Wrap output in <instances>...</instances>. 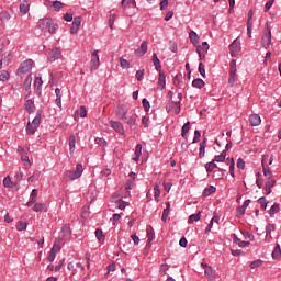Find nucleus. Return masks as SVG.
<instances>
[{"mask_svg": "<svg viewBox=\"0 0 281 281\" xmlns=\"http://www.w3.org/2000/svg\"><path fill=\"white\" fill-rule=\"evenodd\" d=\"M41 126V111H37L36 116L33 119V122H29L26 125V135H34L36 130Z\"/></svg>", "mask_w": 281, "mask_h": 281, "instance_id": "nucleus-1", "label": "nucleus"}, {"mask_svg": "<svg viewBox=\"0 0 281 281\" xmlns=\"http://www.w3.org/2000/svg\"><path fill=\"white\" fill-rule=\"evenodd\" d=\"M261 41L265 49H269L271 45V29H269V23H266Z\"/></svg>", "mask_w": 281, "mask_h": 281, "instance_id": "nucleus-2", "label": "nucleus"}, {"mask_svg": "<svg viewBox=\"0 0 281 281\" xmlns=\"http://www.w3.org/2000/svg\"><path fill=\"white\" fill-rule=\"evenodd\" d=\"M29 71H32V60H25L23 61L20 67L16 70L18 76H21V74H29Z\"/></svg>", "mask_w": 281, "mask_h": 281, "instance_id": "nucleus-3", "label": "nucleus"}, {"mask_svg": "<svg viewBox=\"0 0 281 281\" xmlns=\"http://www.w3.org/2000/svg\"><path fill=\"white\" fill-rule=\"evenodd\" d=\"M228 47L231 56L233 58H236V56H238V53L240 52V42H238V38L234 40V42Z\"/></svg>", "mask_w": 281, "mask_h": 281, "instance_id": "nucleus-4", "label": "nucleus"}, {"mask_svg": "<svg viewBox=\"0 0 281 281\" xmlns=\"http://www.w3.org/2000/svg\"><path fill=\"white\" fill-rule=\"evenodd\" d=\"M80 25H82V18L81 16L74 18L72 25L70 27V34H78V30H80Z\"/></svg>", "mask_w": 281, "mask_h": 281, "instance_id": "nucleus-5", "label": "nucleus"}, {"mask_svg": "<svg viewBox=\"0 0 281 281\" xmlns=\"http://www.w3.org/2000/svg\"><path fill=\"white\" fill-rule=\"evenodd\" d=\"M110 126L115 131V133H119V135H124V125L117 121H110Z\"/></svg>", "mask_w": 281, "mask_h": 281, "instance_id": "nucleus-6", "label": "nucleus"}, {"mask_svg": "<svg viewBox=\"0 0 281 281\" xmlns=\"http://www.w3.org/2000/svg\"><path fill=\"white\" fill-rule=\"evenodd\" d=\"M128 113V108L124 104H121L116 108V117L117 120H124V116Z\"/></svg>", "mask_w": 281, "mask_h": 281, "instance_id": "nucleus-7", "label": "nucleus"}, {"mask_svg": "<svg viewBox=\"0 0 281 281\" xmlns=\"http://www.w3.org/2000/svg\"><path fill=\"white\" fill-rule=\"evenodd\" d=\"M60 55H61L60 48H53L48 53V60L50 63H55V60H58V58H60Z\"/></svg>", "mask_w": 281, "mask_h": 281, "instance_id": "nucleus-8", "label": "nucleus"}, {"mask_svg": "<svg viewBox=\"0 0 281 281\" xmlns=\"http://www.w3.org/2000/svg\"><path fill=\"white\" fill-rule=\"evenodd\" d=\"M35 93L41 98L42 95V88L43 87V79L41 77H36L34 80Z\"/></svg>", "mask_w": 281, "mask_h": 281, "instance_id": "nucleus-9", "label": "nucleus"}, {"mask_svg": "<svg viewBox=\"0 0 281 281\" xmlns=\"http://www.w3.org/2000/svg\"><path fill=\"white\" fill-rule=\"evenodd\" d=\"M38 196V190L37 189H33L30 195V200L26 203V207H32L34 205V203H36V198Z\"/></svg>", "mask_w": 281, "mask_h": 281, "instance_id": "nucleus-10", "label": "nucleus"}, {"mask_svg": "<svg viewBox=\"0 0 281 281\" xmlns=\"http://www.w3.org/2000/svg\"><path fill=\"white\" fill-rule=\"evenodd\" d=\"M148 52V42L144 41L140 44V48L135 49L136 56H144Z\"/></svg>", "mask_w": 281, "mask_h": 281, "instance_id": "nucleus-11", "label": "nucleus"}, {"mask_svg": "<svg viewBox=\"0 0 281 281\" xmlns=\"http://www.w3.org/2000/svg\"><path fill=\"white\" fill-rule=\"evenodd\" d=\"M249 122L251 126H260L262 119H260V115L258 114H251L249 116Z\"/></svg>", "mask_w": 281, "mask_h": 281, "instance_id": "nucleus-12", "label": "nucleus"}, {"mask_svg": "<svg viewBox=\"0 0 281 281\" xmlns=\"http://www.w3.org/2000/svg\"><path fill=\"white\" fill-rule=\"evenodd\" d=\"M205 148H207V137H204L200 144L199 158L203 159L205 157Z\"/></svg>", "mask_w": 281, "mask_h": 281, "instance_id": "nucleus-13", "label": "nucleus"}, {"mask_svg": "<svg viewBox=\"0 0 281 281\" xmlns=\"http://www.w3.org/2000/svg\"><path fill=\"white\" fill-rule=\"evenodd\" d=\"M30 12V2L27 0H24L20 3V14L24 16V14H27Z\"/></svg>", "mask_w": 281, "mask_h": 281, "instance_id": "nucleus-14", "label": "nucleus"}, {"mask_svg": "<svg viewBox=\"0 0 281 281\" xmlns=\"http://www.w3.org/2000/svg\"><path fill=\"white\" fill-rule=\"evenodd\" d=\"M233 243H235V245H238V247H249V245H251V243L249 241L240 240V238H238L236 234H233Z\"/></svg>", "mask_w": 281, "mask_h": 281, "instance_id": "nucleus-15", "label": "nucleus"}, {"mask_svg": "<svg viewBox=\"0 0 281 281\" xmlns=\"http://www.w3.org/2000/svg\"><path fill=\"white\" fill-rule=\"evenodd\" d=\"M158 89H166V74H164L161 70L159 71L158 77Z\"/></svg>", "mask_w": 281, "mask_h": 281, "instance_id": "nucleus-16", "label": "nucleus"}, {"mask_svg": "<svg viewBox=\"0 0 281 281\" xmlns=\"http://www.w3.org/2000/svg\"><path fill=\"white\" fill-rule=\"evenodd\" d=\"M55 93H56V104L59 109L63 108V94L60 93V88H56L55 89Z\"/></svg>", "mask_w": 281, "mask_h": 281, "instance_id": "nucleus-17", "label": "nucleus"}, {"mask_svg": "<svg viewBox=\"0 0 281 281\" xmlns=\"http://www.w3.org/2000/svg\"><path fill=\"white\" fill-rule=\"evenodd\" d=\"M98 67H100V57H94L90 61V71L98 70Z\"/></svg>", "mask_w": 281, "mask_h": 281, "instance_id": "nucleus-18", "label": "nucleus"}, {"mask_svg": "<svg viewBox=\"0 0 281 281\" xmlns=\"http://www.w3.org/2000/svg\"><path fill=\"white\" fill-rule=\"evenodd\" d=\"M69 234H71V229L69 228V225L66 224L61 227V231L59 233V238H61L63 240V238H65L66 236H69Z\"/></svg>", "mask_w": 281, "mask_h": 281, "instance_id": "nucleus-19", "label": "nucleus"}, {"mask_svg": "<svg viewBox=\"0 0 281 281\" xmlns=\"http://www.w3.org/2000/svg\"><path fill=\"white\" fill-rule=\"evenodd\" d=\"M281 258V248L280 244H276L274 249L272 251V259L278 260Z\"/></svg>", "mask_w": 281, "mask_h": 281, "instance_id": "nucleus-20", "label": "nucleus"}, {"mask_svg": "<svg viewBox=\"0 0 281 281\" xmlns=\"http://www.w3.org/2000/svg\"><path fill=\"white\" fill-rule=\"evenodd\" d=\"M153 63L156 71H161V61L159 60V57H157V53L153 54Z\"/></svg>", "mask_w": 281, "mask_h": 281, "instance_id": "nucleus-21", "label": "nucleus"}, {"mask_svg": "<svg viewBox=\"0 0 281 281\" xmlns=\"http://www.w3.org/2000/svg\"><path fill=\"white\" fill-rule=\"evenodd\" d=\"M189 38H190V43H192V45H196V44L199 43V40H200L201 37H199V34H196V32L191 31V32L189 33Z\"/></svg>", "mask_w": 281, "mask_h": 281, "instance_id": "nucleus-22", "label": "nucleus"}, {"mask_svg": "<svg viewBox=\"0 0 281 281\" xmlns=\"http://www.w3.org/2000/svg\"><path fill=\"white\" fill-rule=\"evenodd\" d=\"M31 88H32V75H27L23 83V89L24 91H30Z\"/></svg>", "mask_w": 281, "mask_h": 281, "instance_id": "nucleus-23", "label": "nucleus"}, {"mask_svg": "<svg viewBox=\"0 0 281 281\" xmlns=\"http://www.w3.org/2000/svg\"><path fill=\"white\" fill-rule=\"evenodd\" d=\"M192 87L195 89H203L205 87V81L203 79L198 78L192 81Z\"/></svg>", "mask_w": 281, "mask_h": 281, "instance_id": "nucleus-24", "label": "nucleus"}, {"mask_svg": "<svg viewBox=\"0 0 281 281\" xmlns=\"http://www.w3.org/2000/svg\"><path fill=\"white\" fill-rule=\"evenodd\" d=\"M188 133H190V121L183 124L181 135L183 139H188Z\"/></svg>", "mask_w": 281, "mask_h": 281, "instance_id": "nucleus-25", "label": "nucleus"}, {"mask_svg": "<svg viewBox=\"0 0 281 281\" xmlns=\"http://www.w3.org/2000/svg\"><path fill=\"white\" fill-rule=\"evenodd\" d=\"M24 108L27 113H34V102L32 101V99L25 101Z\"/></svg>", "mask_w": 281, "mask_h": 281, "instance_id": "nucleus-26", "label": "nucleus"}, {"mask_svg": "<svg viewBox=\"0 0 281 281\" xmlns=\"http://www.w3.org/2000/svg\"><path fill=\"white\" fill-rule=\"evenodd\" d=\"M216 192V187L210 186V188H205L202 192V196L206 198L210 196L211 194H214Z\"/></svg>", "mask_w": 281, "mask_h": 281, "instance_id": "nucleus-27", "label": "nucleus"}, {"mask_svg": "<svg viewBox=\"0 0 281 281\" xmlns=\"http://www.w3.org/2000/svg\"><path fill=\"white\" fill-rule=\"evenodd\" d=\"M262 170L265 177H268V179H271V177H273V172H271V169H269V165H265V160H262Z\"/></svg>", "mask_w": 281, "mask_h": 281, "instance_id": "nucleus-28", "label": "nucleus"}, {"mask_svg": "<svg viewBox=\"0 0 281 281\" xmlns=\"http://www.w3.org/2000/svg\"><path fill=\"white\" fill-rule=\"evenodd\" d=\"M52 18H45L42 20V22L40 23V27H42V30H45V29H49V26L52 25Z\"/></svg>", "mask_w": 281, "mask_h": 281, "instance_id": "nucleus-29", "label": "nucleus"}, {"mask_svg": "<svg viewBox=\"0 0 281 281\" xmlns=\"http://www.w3.org/2000/svg\"><path fill=\"white\" fill-rule=\"evenodd\" d=\"M236 71L237 70H229L228 85H231V87H234V83L236 82V80H238V78L236 77Z\"/></svg>", "mask_w": 281, "mask_h": 281, "instance_id": "nucleus-30", "label": "nucleus"}, {"mask_svg": "<svg viewBox=\"0 0 281 281\" xmlns=\"http://www.w3.org/2000/svg\"><path fill=\"white\" fill-rule=\"evenodd\" d=\"M121 5H122L123 10H126V8L136 7L135 0H122Z\"/></svg>", "mask_w": 281, "mask_h": 281, "instance_id": "nucleus-31", "label": "nucleus"}, {"mask_svg": "<svg viewBox=\"0 0 281 281\" xmlns=\"http://www.w3.org/2000/svg\"><path fill=\"white\" fill-rule=\"evenodd\" d=\"M204 168H205L206 172H214V168H218V165H216V164L214 162V160H212V161H210V162H206V164L204 165Z\"/></svg>", "mask_w": 281, "mask_h": 281, "instance_id": "nucleus-32", "label": "nucleus"}, {"mask_svg": "<svg viewBox=\"0 0 281 281\" xmlns=\"http://www.w3.org/2000/svg\"><path fill=\"white\" fill-rule=\"evenodd\" d=\"M134 155V161H139V157H142V144L136 145Z\"/></svg>", "mask_w": 281, "mask_h": 281, "instance_id": "nucleus-33", "label": "nucleus"}, {"mask_svg": "<svg viewBox=\"0 0 281 281\" xmlns=\"http://www.w3.org/2000/svg\"><path fill=\"white\" fill-rule=\"evenodd\" d=\"M69 150L70 155H74V150H76V136L74 135L69 137Z\"/></svg>", "mask_w": 281, "mask_h": 281, "instance_id": "nucleus-34", "label": "nucleus"}, {"mask_svg": "<svg viewBox=\"0 0 281 281\" xmlns=\"http://www.w3.org/2000/svg\"><path fill=\"white\" fill-rule=\"evenodd\" d=\"M33 212H47V207L43 203H35L33 206Z\"/></svg>", "mask_w": 281, "mask_h": 281, "instance_id": "nucleus-35", "label": "nucleus"}, {"mask_svg": "<svg viewBox=\"0 0 281 281\" xmlns=\"http://www.w3.org/2000/svg\"><path fill=\"white\" fill-rule=\"evenodd\" d=\"M276 212H280V204L279 203H274L269 211V215L271 218H273V216H276Z\"/></svg>", "mask_w": 281, "mask_h": 281, "instance_id": "nucleus-36", "label": "nucleus"}, {"mask_svg": "<svg viewBox=\"0 0 281 281\" xmlns=\"http://www.w3.org/2000/svg\"><path fill=\"white\" fill-rule=\"evenodd\" d=\"M154 191V199L155 201H157V203H159V196H161V190L159 189V184L155 183Z\"/></svg>", "mask_w": 281, "mask_h": 281, "instance_id": "nucleus-37", "label": "nucleus"}, {"mask_svg": "<svg viewBox=\"0 0 281 281\" xmlns=\"http://www.w3.org/2000/svg\"><path fill=\"white\" fill-rule=\"evenodd\" d=\"M225 157H227L226 150H223L221 155H217L214 157L213 161H217V164H221L225 161Z\"/></svg>", "mask_w": 281, "mask_h": 281, "instance_id": "nucleus-38", "label": "nucleus"}, {"mask_svg": "<svg viewBox=\"0 0 281 281\" xmlns=\"http://www.w3.org/2000/svg\"><path fill=\"white\" fill-rule=\"evenodd\" d=\"M95 236H97V239L99 240V243H104L105 236H104V233L102 232V229L97 228Z\"/></svg>", "mask_w": 281, "mask_h": 281, "instance_id": "nucleus-39", "label": "nucleus"}, {"mask_svg": "<svg viewBox=\"0 0 281 281\" xmlns=\"http://www.w3.org/2000/svg\"><path fill=\"white\" fill-rule=\"evenodd\" d=\"M16 229L18 232H25V229H27V222L19 221Z\"/></svg>", "mask_w": 281, "mask_h": 281, "instance_id": "nucleus-40", "label": "nucleus"}, {"mask_svg": "<svg viewBox=\"0 0 281 281\" xmlns=\"http://www.w3.org/2000/svg\"><path fill=\"white\" fill-rule=\"evenodd\" d=\"M7 80H10V72L7 70L0 71V81L5 82Z\"/></svg>", "mask_w": 281, "mask_h": 281, "instance_id": "nucleus-41", "label": "nucleus"}, {"mask_svg": "<svg viewBox=\"0 0 281 281\" xmlns=\"http://www.w3.org/2000/svg\"><path fill=\"white\" fill-rule=\"evenodd\" d=\"M196 221H201V212L189 216V223H196Z\"/></svg>", "mask_w": 281, "mask_h": 281, "instance_id": "nucleus-42", "label": "nucleus"}, {"mask_svg": "<svg viewBox=\"0 0 281 281\" xmlns=\"http://www.w3.org/2000/svg\"><path fill=\"white\" fill-rule=\"evenodd\" d=\"M257 201H258V203H260L261 210H267V205H269V202L267 201V198L261 196Z\"/></svg>", "mask_w": 281, "mask_h": 281, "instance_id": "nucleus-43", "label": "nucleus"}, {"mask_svg": "<svg viewBox=\"0 0 281 281\" xmlns=\"http://www.w3.org/2000/svg\"><path fill=\"white\" fill-rule=\"evenodd\" d=\"M235 166H236V162L234 161V158H231L229 175L231 177H233V179L236 177V173L234 172Z\"/></svg>", "mask_w": 281, "mask_h": 281, "instance_id": "nucleus-44", "label": "nucleus"}, {"mask_svg": "<svg viewBox=\"0 0 281 281\" xmlns=\"http://www.w3.org/2000/svg\"><path fill=\"white\" fill-rule=\"evenodd\" d=\"M48 262H54L56 260V248H52L47 257Z\"/></svg>", "mask_w": 281, "mask_h": 281, "instance_id": "nucleus-45", "label": "nucleus"}, {"mask_svg": "<svg viewBox=\"0 0 281 281\" xmlns=\"http://www.w3.org/2000/svg\"><path fill=\"white\" fill-rule=\"evenodd\" d=\"M115 205L119 210H126V202L122 199L116 200Z\"/></svg>", "mask_w": 281, "mask_h": 281, "instance_id": "nucleus-46", "label": "nucleus"}, {"mask_svg": "<svg viewBox=\"0 0 281 281\" xmlns=\"http://www.w3.org/2000/svg\"><path fill=\"white\" fill-rule=\"evenodd\" d=\"M125 124H128L130 126H135L136 120L132 116H124Z\"/></svg>", "mask_w": 281, "mask_h": 281, "instance_id": "nucleus-47", "label": "nucleus"}, {"mask_svg": "<svg viewBox=\"0 0 281 281\" xmlns=\"http://www.w3.org/2000/svg\"><path fill=\"white\" fill-rule=\"evenodd\" d=\"M196 47H200V52L207 54V49H210V44H207V42H203L202 45H198Z\"/></svg>", "mask_w": 281, "mask_h": 281, "instance_id": "nucleus-48", "label": "nucleus"}, {"mask_svg": "<svg viewBox=\"0 0 281 281\" xmlns=\"http://www.w3.org/2000/svg\"><path fill=\"white\" fill-rule=\"evenodd\" d=\"M117 15L115 14H110L109 16V27L110 30H113V25H115V19H116Z\"/></svg>", "mask_w": 281, "mask_h": 281, "instance_id": "nucleus-49", "label": "nucleus"}, {"mask_svg": "<svg viewBox=\"0 0 281 281\" xmlns=\"http://www.w3.org/2000/svg\"><path fill=\"white\" fill-rule=\"evenodd\" d=\"M3 186L4 188H12V186H14V182H12V180L8 176L3 179Z\"/></svg>", "mask_w": 281, "mask_h": 281, "instance_id": "nucleus-50", "label": "nucleus"}, {"mask_svg": "<svg viewBox=\"0 0 281 281\" xmlns=\"http://www.w3.org/2000/svg\"><path fill=\"white\" fill-rule=\"evenodd\" d=\"M153 236H154V233L153 231H150L149 228H147V244H146V247H150V243H153Z\"/></svg>", "mask_w": 281, "mask_h": 281, "instance_id": "nucleus-51", "label": "nucleus"}, {"mask_svg": "<svg viewBox=\"0 0 281 281\" xmlns=\"http://www.w3.org/2000/svg\"><path fill=\"white\" fill-rule=\"evenodd\" d=\"M67 175L71 181L80 179V176L76 171H67Z\"/></svg>", "mask_w": 281, "mask_h": 281, "instance_id": "nucleus-52", "label": "nucleus"}, {"mask_svg": "<svg viewBox=\"0 0 281 281\" xmlns=\"http://www.w3.org/2000/svg\"><path fill=\"white\" fill-rule=\"evenodd\" d=\"M271 232H276V224H268L266 226V234H267V236H269L271 234Z\"/></svg>", "mask_w": 281, "mask_h": 281, "instance_id": "nucleus-53", "label": "nucleus"}, {"mask_svg": "<svg viewBox=\"0 0 281 281\" xmlns=\"http://www.w3.org/2000/svg\"><path fill=\"white\" fill-rule=\"evenodd\" d=\"M120 65L122 67V69H128L131 67V64L128 63V60L121 58L120 59Z\"/></svg>", "mask_w": 281, "mask_h": 281, "instance_id": "nucleus-54", "label": "nucleus"}, {"mask_svg": "<svg viewBox=\"0 0 281 281\" xmlns=\"http://www.w3.org/2000/svg\"><path fill=\"white\" fill-rule=\"evenodd\" d=\"M262 266V260L257 259L252 262H250V269H257V267H261Z\"/></svg>", "mask_w": 281, "mask_h": 281, "instance_id": "nucleus-55", "label": "nucleus"}, {"mask_svg": "<svg viewBox=\"0 0 281 281\" xmlns=\"http://www.w3.org/2000/svg\"><path fill=\"white\" fill-rule=\"evenodd\" d=\"M198 69H199L200 76H202V78H205V64L200 63Z\"/></svg>", "mask_w": 281, "mask_h": 281, "instance_id": "nucleus-56", "label": "nucleus"}, {"mask_svg": "<svg viewBox=\"0 0 281 281\" xmlns=\"http://www.w3.org/2000/svg\"><path fill=\"white\" fill-rule=\"evenodd\" d=\"M142 104L145 111L148 113V111H150V102L148 101V99H143Z\"/></svg>", "mask_w": 281, "mask_h": 281, "instance_id": "nucleus-57", "label": "nucleus"}, {"mask_svg": "<svg viewBox=\"0 0 281 281\" xmlns=\"http://www.w3.org/2000/svg\"><path fill=\"white\" fill-rule=\"evenodd\" d=\"M0 20L1 21H10V13H8V11H2L0 13Z\"/></svg>", "mask_w": 281, "mask_h": 281, "instance_id": "nucleus-58", "label": "nucleus"}, {"mask_svg": "<svg viewBox=\"0 0 281 281\" xmlns=\"http://www.w3.org/2000/svg\"><path fill=\"white\" fill-rule=\"evenodd\" d=\"M205 277L206 278H213L214 276V270H212V267H206V269L204 270Z\"/></svg>", "mask_w": 281, "mask_h": 281, "instance_id": "nucleus-59", "label": "nucleus"}, {"mask_svg": "<svg viewBox=\"0 0 281 281\" xmlns=\"http://www.w3.org/2000/svg\"><path fill=\"white\" fill-rule=\"evenodd\" d=\"M199 139H201V132L199 130L194 131L193 144H199Z\"/></svg>", "mask_w": 281, "mask_h": 281, "instance_id": "nucleus-60", "label": "nucleus"}, {"mask_svg": "<svg viewBox=\"0 0 281 281\" xmlns=\"http://www.w3.org/2000/svg\"><path fill=\"white\" fill-rule=\"evenodd\" d=\"M94 142L98 144V146H102L103 148L106 146V140L104 138L97 137Z\"/></svg>", "mask_w": 281, "mask_h": 281, "instance_id": "nucleus-61", "label": "nucleus"}, {"mask_svg": "<svg viewBox=\"0 0 281 281\" xmlns=\"http://www.w3.org/2000/svg\"><path fill=\"white\" fill-rule=\"evenodd\" d=\"M53 8L58 12L63 8V2L56 0L53 2Z\"/></svg>", "mask_w": 281, "mask_h": 281, "instance_id": "nucleus-62", "label": "nucleus"}, {"mask_svg": "<svg viewBox=\"0 0 281 281\" xmlns=\"http://www.w3.org/2000/svg\"><path fill=\"white\" fill-rule=\"evenodd\" d=\"M237 168H239V170H245V160H243V158L237 159Z\"/></svg>", "mask_w": 281, "mask_h": 281, "instance_id": "nucleus-63", "label": "nucleus"}, {"mask_svg": "<svg viewBox=\"0 0 281 281\" xmlns=\"http://www.w3.org/2000/svg\"><path fill=\"white\" fill-rule=\"evenodd\" d=\"M273 186H276V180L271 178L265 183V188H273Z\"/></svg>", "mask_w": 281, "mask_h": 281, "instance_id": "nucleus-64", "label": "nucleus"}]
</instances>
